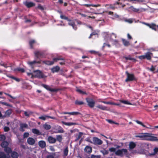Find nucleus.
<instances>
[{
	"mask_svg": "<svg viewBox=\"0 0 158 158\" xmlns=\"http://www.w3.org/2000/svg\"><path fill=\"white\" fill-rule=\"evenodd\" d=\"M152 134L146 133L142 135L137 136V137L142 138L143 140H146L151 141H158L157 138L152 135Z\"/></svg>",
	"mask_w": 158,
	"mask_h": 158,
	"instance_id": "nucleus-1",
	"label": "nucleus"
},
{
	"mask_svg": "<svg viewBox=\"0 0 158 158\" xmlns=\"http://www.w3.org/2000/svg\"><path fill=\"white\" fill-rule=\"evenodd\" d=\"M153 56V53L150 52H148L145 55L139 56L138 57L139 59L140 60H143L146 59L148 60H150Z\"/></svg>",
	"mask_w": 158,
	"mask_h": 158,
	"instance_id": "nucleus-2",
	"label": "nucleus"
},
{
	"mask_svg": "<svg viewBox=\"0 0 158 158\" xmlns=\"http://www.w3.org/2000/svg\"><path fill=\"white\" fill-rule=\"evenodd\" d=\"M34 77H37L38 78H43L46 77L44 74L40 71L37 70L33 73Z\"/></svg>",
	"mask_w": 158,
	"mask_h": 158,
	"instance_id": "nucleus-3",
	"label": "nucleus"
},
{
	"mask_svg": "<svg viewBox=\"0 0 158 158\" xmlns=\"http://www.w3.org/2000/svg\"><path fill=\"white\" fill-rule=\"evenodd\" d=\"M127 152V149H119L116 151L115 153L116 155L120 156H122L124 154H126Z\"/></svg>",
	"mask_w": 158,
	"mask_h": 158,
	"instance_id": "nucleus-4",
	"label": "nucleus"
},
{
	"mask_svg": "<svg viewBox=\"0 0 158 158\" xmlns=\"http://www.w3.org/2000/svg\"><path fill=\"white\" fill-rule=\"evenodd\" d=\"M127 75V78L125 80L126 82L132 81L135 80V78L133 74H130L127 72H126Z\"/></svg>",
	"mask_w": 158,
	"mask_h": 158,
	"instance_id": "nucleus-5",
	"label": "nucleus"
},
{
	"mask_svg": "<svg viewBox=\"0 0 158 158\" xmlns=\"http://www.w3.org/2000/svg\"><path fill=\"white\" fill-rule=\"evenodd\" d=\"M86 100L89 106L90 107H93L95 103L94 100L91 98H86Z\"/></svg>",
	"mask_w": 158,
	"mask_h": 158,
	"instance_id": "nucleus-6",
	"label": "nucleus"
},
{
	"mask_svg": "<svg viewBox=\"0 0 158 158\" xmlns=\"http://www.w3.org/2000/svg\"><path fill=\"white\" fill-rule=\"evenodd\" d=\"M93 140L94 143L95 144L101 145L102 143V141L97 137H94Z\"/></svg>",
	"mask_w": 158,
	"mask_h": 158,
	"instance_id": "nucleus-7",
	"label": "nucleus"
},
{
	"mask_svg": "<svg viewBox=\"0 0 158 158\" xmlns=\"http://www.w3.org/2000/svg\"><path fill=\"white\" fill-rule=\"evenodd\" d=\"M42 86L47 90H49L51 92H54L57 91V90L56 89L51 88L48 85L42 84Z\"/></svg>",
	"mask_w": 158,
	"mask_h": 158,
	"instance_id": "nucleus-8",
	"label": "nucleus"
},
{
	"mask_svg": "<svg viewBox=\"0 0 158 158\" xmlns=\"http://www.w3.org/2000/svg\"><path fill=\"white\" fill-rule=\"evenodd\" d=\"M34 139L32 138L29 137L27 139V143L30 145H33L35 143Z\"/></svg>",
	"mask_w": 158,
	"mask_h": 158,
	"instance_id": "nucleus-9",
	"label": "nucleus"
},
{
	"mask_svg": "<svg viewBox=\"0 0 158 158\" xmlns=\"http://www.w3.org/2000/svg\"><path fill=\"white\" fill-rule=\"evenodd\" d=\"M48 140L50 143H55L56 139L55 138L50 136L48 137Z\"/></svg>",
	"mask_w": 158,
	"mask_h": 158,
	"instance_id": "nucleus-10",
	"label": "nucleus"
},
{
	"mask_svg": "<svg viewBox=\"0 0 158 158\" xmlns=\"http://www.w3.org/2000/svg\"><path fill=\"white\" fill-rule=\"evenodd\" d=\"M28 127V125L26 123H21L20 124V127L19 130L20 131H24V130L23 129L24 128H27Z\"/></svg>",
	"mask_w": 158,
	"mask_h": 158,
	"instance_id": "nucleus-11",
	"label": "nucleus"
},
{
	"mask_svg": "<svg viewBox=\"0 0 158 158\" xmlns=\"http://www.w3.org/2000/svg\"><path fill=\"white\" fill-rule=\"evenodd\" d=\"M38 145L40 147L43 148L45 147L46 144L44 141L41 140L39 142Z\"/></svg>",
	"mask_w": 158,
	"mask_h": 158,
	"instance_id": "nucleus-12",
	"label": "nucleus"
},
{
	"mask_svg": "<svg viewBox=\"0 0 158 158\" xmlns=\"http://www.w3.org/2000/svg\"><path fill=\"white\" fill-rule=\"evenodd\" d=\"M96 107L100 109L103 110H107V107L104 106H103L102 105L98 104L97 106Z\"/></svg>",
	"mask_w": 158,
	"mask_h": 158,
	"instance_id": "nucleus-13",
	"label": "nucleus"
},
{
	"mask_svg": "<svg viewBox=\"0 0 158 158\" xmlns=\"http://www.w3.org/2000/svg\"><path fill=\"white\" fill-rule=\"evenodd\" d=\"M49 118H51L52 119H55V118L54 117H51V116H47V115L43 116L40 117H39V119H42V120H44L46 119H48Z\"/></svg>",
	"mask_w": 158,
	"mask_h": 158,
	"instance_id": "nucleus-14",
	"label": "nucleus"
},
{
	"mask_svg": "<svg viewBox=\"0 0 158 158\" xmlns=\"http://www.w3.org/2000/svg\"><path fill=\"white\" fill-rule=\"evenodd\" d=\"M60 67L57 66L54 67L51 69L52 72L53 73L58 72L60 70Z\"/></svg>",
	"mask_w": 158,
	"mask_h": 158,
	"instance_id": "nucleus-15",
	"label": "nucleus"
},
{
	"mask_svg": "<svg viewBox=\"0 0 158 158\" xmlns=\"http://www.w3.org/2000/svg\"><path fill=\"white\" fill-rule=\"evenodd\" d=\"M24 4L28 7H30L35 5V4L32 2H26L24 3Z\"/></svg>",
	"mask_w": 158,
	"mask_h": 158,
	"instance_id": "nucleus-16",
	"label": "nucleus"
},
{
	"mask_svg": "<svg viewBox=\"0 0 158 158\" xmlns=\"http://www.w3.org/2000/svg\"><path fill=\"white\" fill-rule=\"evenodd\" d=\"M0 158H10L8 155H6L3 152H0Z\"/></svg>",
	"mask_w": 158,
	"mask_h": 158,
	"instance_id": "nucleus-17",
	"label": "nucleus"
},
{
	"mask_svg": "<svg viewBox=\"0 0 158 158\" xmlns=\"http://www.w3.org/2000/svg\"><path fill=\"white\" fill-rule=\"evenodd\" d=\"M85 151L88 153H90L92 152V148L91 147L87 146L84 149Z\"/></svg>",
	"mask_w": 158,
	"mask_h": 158,
	"instance_id": "nucleus-18",
	"label": "nucleus"
},
{
	"mask_svg": "<svg viewBox=\"0 0 158 158\" xmlns=\"http://www.w3.org/2000/svg\"><path fill=\"white\" fill-rule=\"evenodd\" d=\"M11 156L13 158H18L19 156V154L17 152H13L11 153Z\"/></svg>",
	"mask_w": 158,
	"mask_h": 158,
	"instance_id": "nucleus-19",
	"label": "nucleus"
},
{
	"mask_svg": "<svg viewBox=\"0 0 158 158\" xmlns=\"http://www.w3.org/2000/svg\"><path fill=\"white\" fill-rule=\"evenodd\" d=\"M43 63L48 65H52L54 63V62L53 61H50L49 60H46L43 61Z\"/></svg>",
	"mask_w": 158,
	"mask_h": 158,
	"instance_id": "nucleus-20",
	"label": "nucleus"
},
{
	"mask_svg": "<svg viewBox=\"0 0 158 158\" xmlns=\"http://www.w3.org/2000/svg\"><path fill=\"white\" fill-rule=\"evenodd\" d=\"M8 145V143L6 141L2 142L1 144V146L2 147L4 148H7V147Z\"/></svg>",
	"mask_w": 158,
	"mask_h": 158,
	"instance_id": "nucleus-21",
	"label": "nucleus"
},
{
	"mask_svg": "<svg viewBox=\"0 0 158 158\" xmlns=\"http://www.w3.org/2000/svg\"><path fill=\"white\" fill-rule=\"evenodd\" d=\"M136 146L135 144L133 142H131L129 144V147L130 149H133Z\"/></svg>",
	"mask_w": 158,
	"mask_h": 158,
	"instance_id": "nucleus-22",
	"label": "nucleus"
},
{
	"mask_svg": "<svg viewBox=\"0 0 158 158\" xmlns=\"http://www.w3.org/2000/svg\"><path fill=\"white\" fill-rule=\"evenodd\" d=\"M14 71L15 72H19L21 73H23L24 72V70L23 69L19 68H18L15 69H14Z\"/></svg>",
	"mask_w": 158,
	"mask_h": 158,
	"instance_id": "nucleus-23",
	"label": "nucleus"
},
{
	"mask_svg": "<svg viewBox=\"0 0 158 158\" xmlns=\"http://www.w3.org/2000/svg\"><path fill=\"white\" fill-rule=\"evenodd\" d=\"M123 43L124 45L125 46H128L130 45V43L128 41H127L126 40L122 39Z\"/></svg>",
	"mask_w": 158,
	"mask_h": 158,
	"instance_id": "nucleus-24",
	"label": "nucleus"
},
{
	"mask_svg": "<svg viewBox=\"0 0 158 158\" xmlns=\"http://www.w3.org/2000/svg\"><path fill=\"white\" fill-rule=\"evenodd\" d=\"M12 113V110L11 109H9L7 110L5 112V115L6 116H9Z\"/></svg>",
	"mask_w": 158,
	"mask_h": 158,
	"instance_id": "nucleus-25",
	"label": "nucleus"
},
{
	"mask_svg": "<svg viewBox=\"0 0 158 158\" xmlns=\"http://www.w3.org/2000/svg\"><path fill=\"white\" fill-rule=\"evenodd\" d=\"M154 152L152 153H150V156H154L158 152V148H155L153 149Z\"/></svg>",
	"mask_w": 158,
	"mask_h": 158,
	"instance_id": "nucleus-26",
	"label": "nucleus"
},
{
	"mask_svg": "<svg viewBox=\"0 0 158 158\" xmlns=\"http://www.w3.org/2000/svg\"><path fill=\"white\" fill-rule=\"evenodd\" d=\"M100 152H102L103 155H107L109 153L108 151L106 150L105 149H104L102 150H101Z\"/></svg>",
	"mask_w": 158,
	"mask_h": 158,
	"instance_id": "nucleus-27",
	"label": "nucleus"
},
{
	"mask_svg": "<svg viewBox=\"0 0 158 158\" xmlns=\"http://www.w3.org/2000/svg\"><path fill=\"white\" fill-rule=\"evenodd\" d=\"M63 123L64 125H67V126H70L71 125H76L77 124L76 123H74L63 122Z\"/></svg>",
	"mask_w": 158,
	"mask_h": 158,
	"instance_id": "nucleus-28",
	"label": "nucleus"
},
{
	"mask_svg": "<svg viewBox=\"0 0 158 158\" xmlns=\"http://www.w3.org/2000/svg\"><path fill=\"white\" fill-rule=\"evenodd\" d=\"M32 131L33 133L35 134L39 135L40 134V132L38 130L36 129H33L32 130Z\"/></svg>",
	"mask_w": 158,
	"mask_h": 158,
	"instance_id": "nucleus-29",
	"label": "nucleus"
},
{
	"mask_svg": "<svg viewBox=\"0 0 158 158\" xmlns=\"http://www.w3.org/2000/svg\"><path fill=\"white\" fill-rule=\"evenodd\" d=\"M156 25L154 23H152L151 24L150 27V28H152V29L155 30V31L156 30Z\"/></svg>",
	"mask_w": 158,
	"mask_h": 158,
	"instance_id": "nucleus-30",
	"label": "nucleus"
},
{
	"mask_svg": "<svg viewBox=\"0 0 158 158\" xmlns=\"http://www.w3.org/2000/svg\"><path fill=\"white\" fill-rule=\"evenodd\" d=\"M43 127L46 130H49L51 128L50 125L45 124L44 125Z\"/></svg>",
	"mask_w": 158,
	"mask_h": 158,
	"instance_id": "nucleus-31",
	"label": "nucleus"
},
{
	"mask_svg": "<svg viewBox=\"0 0 158 158\" xmlns=\"http://www.w3.org/2000/svg\"><path fill=\"white\" fill-rule=\"evenodd\" d=\"M6 139V137L5 136L2 135H0V141H4L5 139Z\"/></svg>",
	"mask_w": 158,
	"mask_h": 158,
	"instance_id": "nucleus-32",
	"label": "nucleus"
},
{
	"mask_svg": "<svg viewBox=\"0 0 158 158\" xmlns=\"http://www.w3.org/2000/svg\"><path fill=\"white\" fill-rule=\"evenodd\" d=\"M69 25H70V26H71L73 27V28L75 29V30H76L77 28L76 27H75V28L74 27V26H75V24H74V22L73 21H69Z\"/></svg>",
	"mask_w": 158,
	"mask_h": 158,
	"instance_id": "nucleus-33",
	"label": "nucleus"
},
{
	"mask_svg": "<svg viewBox=\"0 0 158 158\" xmlns=\"http://www.w3.org/2000/svg\"><path fill=\"white\" fill-rule=\"evenodd\" d=\"M100 155H92L91 156L88 157L87 158H100Z\"/></svg>",
	"mask_w": 158,
	"mask_h": 158,
	"instance_id": "nucleus-34",
	"label": "nucleus"
},
{
	"mask_svg": "<svg viewBox=\"0 0 158 158\" xmlns=\"http://www.w3.org/2000/svg\"><path fill=\"white\" fill-rule=\"evenodd\" d=\"M99 102H102L104 104L110 105H115V103L111 102H106L102 101H99Z\"/></svg>",
	"mask_w": 158,
	"mask_h": 158,
	"instance_id": "nucleus-35",
	"label": "nucleus"
},
{
	"mask_svg": "<svg viewBox=\"0 0 158 158\" xmlns=\"http://www.w3.org/2000/svg\"><path fill=\"white\" fill-rule=\"evenodd\" d=\"M56 140L59 142H61L62 139V137L61 135H57L56 136Z\"/></svg>",
	"mask_w": 158,
	"mask_h": 158,
	"instance_id": "nucleus-36",
	"label": "nucleus"
},
{
	"mask_svg": "<svg viewBox=\"0 0 158 158\" xmlns=\"http://www.w3.org/2000/svg\"><path fill=\"white\" fill-rule=\"evenodd\" d=\"M120 101L122 103H123L125 104H128V105H132L131 103H130V102H128L127 101L121 100V101Z\"/></svg>",
	"mask_w": 158,
	"mask_h": 158,
	"instance_id": "nucleus-37",
	"label": "nucleus"
},
{
	"mask_svg": "<svg viewBox=\"0 0 158 158\" xmlns=\"http://www.w3.org/2000/svg\"><path fill=\"white\" fill-rule=\"evenodd\" d=\"M75 103L76 104L78 105H81L84 104V102L82 101L78 100L76 101Z\"/></svg>",
	"mask_w": 158,
	"mask_h": 158,
	"instance_id": "nucleus-38",
	"label": "nucleus"
},
{
	"mask_svg": "<svg viewBox=\"0 0 158 158\" xmlns=\"http://www.w3.org/2000/svg\"><path fill=\"white\" fill-rule=\"evenodd\" d=\"M130 8L134 11L135 12H138L139 11V9L134 8L133 6H131Z\"/></svg>",
	"mask_w": 158,
	"mask_h": 158,
	"instance_id": "nucleus-39",
	"label": "nucleus"
},
{
	"mask_svg": "<svg viewBox=\"0 0 158 158\" xmlns=\"http://www.w3.org/2000/svg\"><path fill=\"white\" fill-rule=\"evenodd\" d=\"M4 150L6 152L8 153H10L11 151V149L8 147H7L5 148Z\"/></svg>",
	"mask_w": 158,
	"mask_h": 158,
	"instance_id": "nucleus-40",
	"label": "nucleus"
},
{
	"mask_svg": "<svg viewBox=\"0 0 158 158\" xmlns=\"http://www.w3.org/2000/svg\"><path fill=\"white\" fill-rule=\"evenodd\" d=\"M83 135V133L81 132H79V134L77 136V138L76 140H78Z\"/></svg>",
	"mask_w": 158,
	"mask_h": 158,
	"instance_id": "nucleus-41",
	"label": "nucleus"
},
{
	"mask_svg": "<svg viewBox=\"0 0 158 158\" xmlns=\"http://www.w3.org/2000/svg\"><path fill=\"white\" fill-rule=\"evenodd\" d=\"M146 50L148 52H150L152 51H155V49L154 48H147Z\"/></svg>",
	"mask_w": 158,
	"mask_h": 158,
	"instance_id": "nucleus-42",
	"label": "nucleus"
},
{
	"mask_svg": "<svg viewBox=\"0 0 158 158\" xmlns=\"http://www.w3.org/2000/svg\"><path fill=\"white\" fill-rule=\"evenodd\" d=\"M135 122L138 124L141 125L144 127H146V126L145 125H144L141 122H140L138 120H136Z\"/></svg>",
	"mask_w": 158,
	"mask_h": 158,
	"instance_id": "nucleus-43",
	"label": "nucleus"
},
{
	"mask_svg": "<svg viewBox=\"0 0 158 158\" xmlns=\"http://www.w3.org/2000/svg\"><path fill=\"white\" fill-rule=\"evenodd\" d=\"M68 152V150L67 148H66L64 151V155L66 156L67 155Z\"/></svg>",
	"mask_w": 158,
	"mask_h": 158,
	"instance_id": "nucleus-44",
	"label": "nucleus"
},
{
	"mask_svg": "<svg viewBox=\"0 0 158 158\" xmlns=\"http://www.w3.org/2000/svg\"><path fill=\"white\" fill-rule=\"evenodd\" d=\"M124 58L126 59V60H135L133 58H132L130 57V56H129L128 57H125Z\"/></svg>",
	"mask_w": 158,
	"mask_h": 158,
	"instance_id": "nucleus-45",
	"label": "nucleus"
},
{
	"mask_svg": "<svg viewBox=\"0 0 158 158\" xmlns=\"http://www.w3.org/2000/svg\"><path fill=\"white\" fill-rule=\"evenodd\" d=\"M109 150L110 152H115L116 148H109Z\"/></svg>",
	"mask_w": 158,
	"mask_h": 158,
	"instance_id": "nucleus-46",
	"label": "nucleus"
},
{
	"mask_svg": "<svg viewBox=\"0 0 158 158\" xmlns=\"http://www.w3.org/2000/svg\"><path fill=\"white\" fill-rule=\"evenodd\" d=\"M107 122H109V123H111V124H118V123H116L111 120L108 119V120H107Z\"/></svg>",
	"mask_w": 158,
	"mask_h": 158,
	"instance_id": "nucleus-47",
	"label": "nucleus"
},
{
	"mask_svg": "<svg viewBox=\"0 0 158 158\" xmlns=\"http://www.w3.org/2000/svg\"><path fill=\"white\" fill-rule=\"evenodd\" d=\"M124 21L130 23H132L133 22V21L131 19H126L124 20Z\"/></svg>",
	"mask_w": 158,
	"mask_h": 158,
	"instance_id": "nucleus-48",
	"label": "nucleus"
},
{
	"mask_svg": "<svg viewBox=\"0 0 158 158\" xmlns=\"http://www.w3.org/2000/svg\"><path fill=\"white\" fill-rule=\"evenodd\" d=\"M0 64L1 66H4L5 68H7L8 67V66L6 64L2 62H1L0 63Z\"/></svg>",
	"mask_w": 158,
	"mask_h": 158,
	"instance_id": "nucleus-49",
	"label": "nucleus"
},
{
	"mask_svg": "<svg viewBox=\"0 0 158 158\" xmlns=\"http://www.w3.org/2000/svg\"><path fill=\"white\" fill-rule=\"evenodd\" d=\"M76 91L77 92H79V93L83 94H86L85 92L82 91L81 90L79 89H77L76 90Z\"/></svg>",
	"mask_w": 158,
	"mask_h": 158,
	"instance_id": "nucleus-50",
	"label": "nucleus"
},
{
	"mask_svg": "<svg viewBox=\"0 0 158 158\" xmlns=\"http://www.w3.org/2000/svg\"><path fill=\"white\" fill-rule=\"evenodd\" d=\"M35 55L37 56V57H38L39 56L41 55L40 52L39 51H36L35 52Z\"/></svg>",
	"mask_w": 158,
	"mask_h": 158,
	"instance_id": "nucleus-51",
	"label": "nucleus"
},
{
	"mask_svg": "<svg viewBox=\"0 0 158 158\" xmlns=\"http://www.w3.org/2000/svg\"><path fill=\"white\" fill-rule=\"evenodd\" d=\"M80 113L78 112H72V115H77L80 114Z\"/></svg>",
	"mask_w": 158,
	"mask_h": 158,
	"instance_id": "nucleus-52",
	"label": "nucleus"
},
{
	"mask_svg": "<svg viewBox=\"0 0 158 158\" xmlns=\"http://www.w3.org/2000/svg\"><path fill=\"white\" fill-rule=\"evenodd\" d=\"M0 103L2 104L5 105L6 106H10V107L12 106L11 105H10V104H8L7 103H6V102H1Z\"/></svg>",
	"mask_w": 158,
	"mask_h": 158,
	"instance_id": "nucleus-53",
	"label": "nucleus"
},
{
	"mask_svg": "<svg viewBox=\"0 0 158 158\" xmlns=\"http://www.w3.org/2000/svg\"><path fill=\"white\" fill-rule=\"evenodd\" d=\"M35 43V41L34 40H31L29 42V44L31 48L32 47V45L33 44Z\"/></svg>",
	"mask_w": 158,
	"mask_h": 158,
	"instance_id": "nucleus-54",
	"label": "nucleus"
},
{
	"mask_svg": "<svg viewBox=\"0 0 158 158\" xmlns=\"http://www.w3.org/2000/svg\"><path fill=\"white\" fill-rule=\"evenodd\" d=\"M63 60V59L62 58H55L53 59V61L54 62H56L58 60Z\"/></svg>",
	"mask_w": 158,
	"mask_h": 158,
	"instance_id": "nucleus-55",
	"label": "nucleus"
},
{
	"mask_svg": "<svg viewBox=\"0 0 158 158\" xmlns=\"http://www.w3.org/2000/svg\"><path fill=\"white\" fill-rule=\"evenodd\" d=\"M24 114L26 116L28 117L29 116V115L31 114V113L30 112L25 111L24 112Z\"/></svg>",
	"mask_w": 158,
	"mask_h": 158,
	"instance_id": "nucleus-56",
	"label": "nucleus"
},
{
	"mask_svg": "<svg viewBox=\"0 0 158 158\" xmlns=\"http://www.w3.org/2000/svg\"><path fill=\"white\" fill-rule=\"evenodd\" d=\"M27 74L28 76H31V77L32 78L34 77L33 73H27Z\"/></svg>",
	"mask_w": 158,
	"mask_h": 158,
	"instance_id": "nucleus-57",
	"label": "nucleus"
},
{
	"mask_svg": "<svg viewBox=\"0 0 158 158\" xmlns=\"http://www.w3.org/2000/svg\"><path fill=\"white\" fill-rule=\"evenodd\" d=\"M37 62L35 61H31V62H28V64L30 65H32L35 63H36Z\"/></svg>",
	"mask_w": 158,
	"mask_h": 158,
	"instance_id": "nucleus-58",
	"label": "nucleus"
},
{
	"mask_svg": "<svg viewBox=\"0 0 158 158\" xmlns=\"http://www.w3.org/2000/svg\"><path fill=\"white\" fill-rule=\"evenodd\" d=\"M29 135V134L27 132L25 133L23 135V137L24 138H27L28 137Z\"/></svg>",
	"mask_w": 158,
	"mask_h": 158,
	"instance_id": "nucleus-59",
	"label": "nucleus"
},
{
	"mask_svg": "<svg viewBox=\"0 0 158 158\" xmlns=\"http://www.w3.org/2000/svg\"><path fill=\"white\" fill-rule=\"evenodd\" d=\"M60 17L61 19H67L68 18L66 17L64 15H61L60 16Z\"/></svg>",
	"mask_w": 158,
	"mask_h": 158,
	"instance_id": "nucleus-60",
	"label": "nucleus"
},
{
	"mask_svg": "<svg viewBox=\"0 0 158 158\" xmlns=\"http://www.w3.org/2000/svg\"><path fill=\"white\" fill-rule=\"evenodd\" d=\"M10 130V129L9 127H4V130L5 131H8Z\"/></svg>",
	"mask_w": 158,
	"mask_h": 158,
	"instance_id": "nucleus-61",
	"label": "nucleus"
},
{
	"mask_svg": "<svg viewBox=\"0 0 158 158\" xmlns=\"http://www.w3.org/2000/svg\"><path fill=\"white\" fill-rule=\"evenodd\" d=\"M64 132V131L61 128H60V129L58 130L57 132L58 133H63Z\"/></svg>",
	"mask_w": 158,
	"mask_h": 158,
	"instance_id": "nucleus-62",
	"label": "nucleus"
},
{
	"mask_svg": "<svg viewBox=\"0 0 158 158\" xmlns=\"http://www.w3.org/2000/svg\"><path fill=\"white\" fill-rule=\"evenodd\" d=\"M38 9L41 10H43L44 9V8L43 7V6L40 5H38Z\"/></svg>",
	"mask_w": 158,
	"mask_h": 158,
	"instance_id": "nucleus-63",
	"label": "nucleus"
},
{
	"mask_svg": "<svg viewBox=\"0 0 158 158\" xmlns=\"http://www.w3.org/2000/svg\"><path fill=\"white\" fill-rule=\"evenodd\" d=\"M149 69L152 71H153L155 70V67L152 66Z\"/></svg>",
	"mask_w": 158,
	"mask_h": 158,
	"instance_id": "nucleus-64",
	"label": "nucleus"
}]
</instances>
